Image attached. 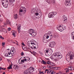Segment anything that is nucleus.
Returning <instances> with one entry per match:
<instances>
[{
    "mask_svg": "<svg viewBox=\"0 0 74 74\" xmlns=\"http://www.w3.org/2000/svg\"><path fill=\"white\" fill-rule=\"evenodd\" d=\"M54 69H55V70H58V67H54L53 68Z\"/></svg>",
    "mask_w": 74,
    "mask_h": 74,
    "instance_id": "obj_50",
    "label": "nucleus"
},
{
    "mask_svg": "<svg viewBox=\"0 0 74 74\" xmlns=\"http://www.w3.org/2000/svg\"><path fill=\"white\" fill-rule=\"evenodd\" d=\"M24 73L25 74H29V73H30V72H29V69H28V70H26L24 71Z\"/></svg>",
    "mask_w": 74,
    "mask_h": 74,
    "instance_id": "obj_21",
    "label": "nucleus"
},
{
    "mask_svg": "<svg viewBox=\"0 0 74 74\" xmlns=\"http://www.w3.org/2000/svg\"><path fill=\"white\" fill-rule=\"evenodd\" d=\"M22 45H23V46H25V45L23 42L22 43Z\"/></svg>",
    "mask_w": 74,
    "mask_h": 74,
    "instance_id": "obj_52",
    "label": "nucleus"
},
{
    "mask_svg": "<svg viewBox=\"0 0 74 74\" xmlns=\"http://www.w3.org/2000/svg\"><path fill=\"white\" fill-rule=\"evenodd\" d=\"M36 9L37 8H32L31 11V12H32V13H34L35 12V11H37L36 10Z\"/></svg>",
    "mask_w": 74,
    "mask_h": 74,
    "instance_id": "obj_17",
    "label": "nucleus"
},
{
    "mask_svg": "<svg viewBox=\"0 0 74 74\" xmlns=\"http://www.w3.org/2000/svg\"><path fill=\"white\" fill-rule=\"evenodd\" d=\"M29 33L32 35L33 37H34L36 36V31L34 30V29H30L29 30Z\"/></svg>",
    "mask_w": 74,
    "mask_h": 74,
    "instance_id": "obj_3",
    "label": "nucleus"
},
{
    "mask_svg": "<svg viewBox=\"0 0 74 74\" xmlns=\"http://www.w3.org/2000/svg\"><path fill=\"white\" fill-rule=\"evenodd\" d=\"M43 42L46 43V42H48V40L45 39V40H43Z\"/></svg>",
    "mask_w": 74,
    "mask_h": 74,
    "instance_id": "obj_35",
    "label": "nucleus"
},
{
    "mask_svg": "<svg viewBox=\"0 0 74 74\" xmlns=\"http://www.w3.org/2000/svg\"><path fill=\"white\" fill-rule=\"evenodd\" d=\"M36 12H37L35 13V15L36 16H38L37 17H39V15H41V16H42V13H41V11H40L39 10H36Z\"/></svg>",
    "mask_w": 74,
    "mask_h": 74,
    "instance_id": "obj_8",
    "label": "nucleus"
},
{
    "mask_svg": "<svg viewBox=\"0 0 74 74\" xmlns=\"http://www.w3.org/2000/svg\"><path fill=\"white\" fill-rule=\"evenodd\" d=\"M48 71H49V70H48V69H47L45 70V71H46V72H47H47H48Z\"/></svg>",
    "mask_w": 74,
    "mask_h": 74,
    "instance_id": "obj_58",
    "label": "nucleus"
},
{
    "mask_svg": "<svg viewBox=\"0 0 74 74\" xmlns=\"http://www.w3.org/2000/svg\"><path fill=\"white\" fill-rule=\"evenodd\" d=\"M54 73V72H53V71H52L51 72V74H53V73Z\"/></svg>",
    "mask_w": 74,
    "mask_h": 74,
    "instance_id": "obj_61",
    "label": "nucleus"
},
{
    "mask_svg": "<svg viewBox=\"0 0 74 74\" xmlns=\"http://www.w3.org/2000/svg\"><path fill=\"white\" fill-rule=\"evenodd\" d=\"M5 25H11V24L10 23V21L8 20H7L6 21V23H5Z\"/></svg>",
    "mask_w": 74,
    "mask_h": 74,
    "instance_id": "obj_15",
    "label": "nucleus"
},
{
    "mask_svg": "<svg viewBox=\"0 0 74 74\" xmlns=\"http://www.w3.org/2000/svg\"><path fill=\"white\" fill-rule=\"evenodd\" d=\"M51 64V62L48 61L46 62V64Z\"/></svg>",
    "mask_w": 74,
    "mask_h": 74,
    "instance_id": "obj_36",
    "label": "nucleus"
},
{
    "mask_svg": "<svg viewBox=\"0 0 74 74\" xmlns=\"http://www.w3.org/2000/svg\"><path fill=\"white\" fill-rule=\"evenodd\" d=\"M3 74H5V72H3Z\"/></svg>",
    "mask_w": 74,
    "mask_h": 74,
    "instance_id": "obj_64",
    "label": "nucleus"
},
{
    "mask_svg": "<svg viewBox=\"0 0 74 74\" xmlns=\"http://www.w3.org/2000/svg\"><path fill=\"white\" fill-rule=\"evenodd\" d=\"M14 19H17L18 18V14H16L14 15Z\"/></svg>",
    "mask_w": 74,
    "mask_h": 74,
    "instance_id": "obj_22",
    "label": "nucleus"
},
{
    "mask_svg": "<svg viewBox=\"0 0 74 74\" xmlns=\"http://www.w3.org/2000/svg\"><path fill=\"white\" fill-rule=\"evenodd\" d=\"M65 5L66 6H70L71 5V3H70V0H66L65 3Z\"/></svg>",
    "mask_w": 74,
    "mask_h": 74,
    "instance_id": "obj_9",
    "label": "nucleus"
},
{
    "mask_svg": "<svg viewBox=\"0 0 74 74\" xmlns=\"http://www.w3.org/2000/svg\"><path fill=\"white\" fill-rule=\"evenodd\" d=\"M23 68L24 69H26V66L25 65H24L23 66Z\"/></svg>",
    "mask_w": 74,
    "mask_h": 74,
    "instance_id": "obj_47",
    "label": "nucleus"
},
{
    "mask_svg": "<svg viewBox=\"0 0 74 74\" xmlns=\"http://www.w3.org/2000/svg\"><path fill=\"white\" fill-rule=\"evenodd\" d=\"M42 62L44 64H47V62H46L44 61V60H42V61L41 62V63Z\"/></svg>",
    "mask_w": 74,
    "mask_h": 74,
    "instance_id": "obj_32",
    "label": "nucleus"
},
{
    "mask_svg": "<svg viewBox=\"0 0 74 74\" xmlns=\"http://www.w3.org/2000/svg\"><path fill=\"white\" fill-rule=\"evenodd\" d=\"M10 53L12 54V55L13 56L14 55V50H12L10 51Z\"/></svg>",
    "mask_w": 74,
    "mask_h": 74,
    "instance_id": "obj_29",
    "label": "nucleus"
},
{
    "mask_svg": "<svg viewBox=\"0 0 74 74\" xmlns=\"http://www.w3.org/2000/svg\"><path fill=\"white\" fill-rule=\"evenodd\" d=\"M51 73V72H49V71H47V73L48 74H50V73Z\"/></svg>",
    "mask_w": 74,
    "mask_h": 74,
    "instance_id": "obj_49",
    "label": "nucleus"
},
{
    "mask_svg": "<svg viewBox=\"0 0 74 74\" xmlns=\"http://www.w3.org/2000/svg\"><path fill=\"white\" fill-rule=\"evenodd\" d=\"M69 54L70 60H68V62H70V63H71V60L74 59V54H73V52H69Z\"/></svg>",
    "mask_w": 74,
    "mask_h": 74,
    "instance_id": "obj_4",
    "label": "nucleus"
},
{
    "mask_svg": "<svg viewBox=\"0 0 74 74\" xmlns=\"http://www.w3.org/2000/svg\"><path fill=\"white\" fill-rule=\"evenodd\" d=\"M3 5V7L5 8H7L8 6V3H7L5 5Z\"/></svg>",
    "mask_w": 74,
    "mask_h": 74,
    "instance_id": "obj_31",
    "label": "nucleus"
},
{
    "mask_svg": "<svg viewBox=\"0 0 74 74\" xmlns=\"http://www.w3.org/2000/svg\"><path fill=\"white\" fill-rule=\"evenodd\" d=\"M36 42H32L30 44V42L29 41L27 42L26 45L27 47H29V48H31L32 49H36L37 48L38 46L37 45H36Z\"/></svg>",
    "mask_w": 74,
    "mask_h": 74,
    "instance_id": "obj_1",
    "label": "nucleus"
},
{
    "mask_svg": "<svg viewBox=\"0 0 74 74\" xmlns=\"http://www.w3.org/2000/svg\"><path fill=\"white\" fill-rule=\"evenodd\" d=\"M12 35L14 37H15L16 35L15 34V33H14V32H13V33L12 34Z\"/></svg>",
    "mask_w": 74,
    "mask_h": 74,
    "instance_id": "obj_43",
    "label": "nucleus"
},
{
    "mask_svg": "<svg viewBox=\"0 0 74 74\" xmlns=\"http://www.w3.org/2000/svg\"><path fill=\"white\" fill-rule=\"evenodd\" d=\"M8 3V1L7 0H6V1L4 2H2V5H5Z\"/></svg>",
    "mask_w": 74,
    "mask_h": 74,
    "instance_id": "obj_18",
    "label": "nucleus"
},
{
    "mask_svg": "<svg viewBox=\"0 0 74 74\" xmlns=\"http://www.w3.org/2000/svg\"><path fill=\"white\" fill-rule=\"evenodd\" d=\"M41 15H39V17H36V16H35V15H34V16H33L32 17V19H37V18H38V19H39V18H41Z\"/></svg>",
    "mask_w": 74,
    "mask_h": 74,
    "instance_id": "obj_13",
    "label": "nucleus"
},
{
    "mask_svg": "<svg viewBox=\"0 0 74 74\" xmlns=\"http://www.w3.org/2000/svg\"><path fill=\"white\" fill-rule=\"evenodd\" d=\"M39 73L40 74H41L42 73H43V72H41L40 71H39Z\"/></svg>",
    "mask_w": 74,
    "mask_h": 74,
    "instance_id": "obj_55",
    "label": "nucleus"
},
{
    "mask_svg": "<svg viewBox=\"0 0 74 74\" xmlns=\"http://www.w3.org/2000/svg\"><path fill=\"white\" fill-rule=\"evenodd\" d=\"M13 56L12 55L11 53L10 52H9L8 53V56L9 57H12Z\"/></svg>",
    "mask_w": 74,
    "mask_h": 74,
    "instance_id": "obj_28",
    "label": "nucleus"
},
{
    "mask_svg": "<svg viewBox=\"0 0 74 74\" xmlns=\"http://www.w3.org/2000/svg\"><path fill=\"white\" fill-rule=\"evenodd\" d=\"M45 40V38L43 37V40Z\"/></svg>",
    "mask_w": 74,
    "mask_h": 74,
    "instance_id": "obj_60",
    "label": "nucleus"
},
{
    "mask_svg": "<svg viewBox=\"0 0 74 74\" xmlns=\"http://www.w3.org/2000/svg\"><path fill=\"white\" fill-rule=\"evenodd\" d=\"M13 43L14 44H16V43H15L14 41L13 42Z\"/></svg>",
    "mask_w": 74,
    "mask_h": 74,
    "instance_id": "obj_63",
    "label": "nucleus"
},
{
    "mask_svg": "<svg viewBox=\"0 0 74 74\" xmlns=\"http://www.w3.org/2000/svg\"><path fill=\"white\" fill-rule=\"evenodd\" d=\"M5 43L4 42H2V46H4V45H5Z\"/></svg>",
    "mask_w": 74,
    "mask_h": 74,
    "instance_id": "obj_41",
    "label": "nucleus"
},
{
    "mask_svg": "<svg viewBox=\"0 0 74 74\" xmlns=\"http://www.w3.org/2000/svg\"><path fill=\"white\" fill-rule=\"evenodd\" d=\"M34 70V68H33L32 67H30L28 69V70L29 71L30 73H32L33 72Z\"/></svg>",
    "mask_w": 74,
    "mask_h": 74,
    "instance_id": "obj_12",
    "label": "nucleus"
},
{
    "mask_svg": "<svg viewBox=\"0 0 74 74\" xmlns=\"http://www.w3.org/2000/svg\"><path fill=\"white\" fill-rule=\"evenodd\" d=\"M21 24H19L17 27V30L19 33H20V29H21Z\"/></svg>",
    "mask_w": 74,
    "mask_h": 74,
    "instance_id": "obj_16",
    "label": "nucleus"
},
{
    "mask_svg": "<svg viewBox=\"0 0 74 74\" xmlns=\"http://www.w3.org/2000/svg\"><path fill=\"white\" fill-rule=\"evenodd\" d=\"M56 29L60 31V32H62L63 31V28L61 25H60L59 27H56Z\"/></svg>",
    "mask_w": 74,
    "mask_h": 74,
    "instance_id": "obj_11",
    "label": "nucleus"
},
{
    "mask_svg": "<svg viewBox=\"0 0 74 74\" xmlns=\"http://www.w3.org/2000/svg\"><path fill=\"white\" fill-rule=\"evenodd\" d=\"M71 71L74 70V68L71 67Z\"/></svg>",
    "mask_w": 74,
    "mask_h": 74,
    "instance_id": "obj_51",
    "label": "nucleus"
},
{
    "mask_svg": "<svg viewBox=\"0 0 74 74\" xmlns=\"http://www.w3.org/2000/svg\"><path fill=\"white\" fill-rule=\"evenodd\" d=\"M10 2L14 3V2H15V0H11V1H10Z\"/></svg>",
    "mask_w": 74,
    "mask_h": 74,
    "instance_id": "obj_44",
    "label": "nucleus"
},
{
    "mask_svg": "<svg viewBox=\"0 0 74 74\" xmlns=\"http://www.w3.org/2000/svg\"><path fill=\"white\" fill-rule=\"evenodd\" d=\"M47 67H48L49 68H51V66L49 65H48Z\"/></svg>",
    "mask_w": 74,
    "mask_h": 74,
    "instance_id": "obj_53",
    "label": "nucleus"
},
{
    "mask_svg": "<svg viewBox=\"0 0 74 74\" xmlns=\"http://www.w3.org/2000/svg\"><path fill=\"white\" fill-rule=\"evenodd\" d=\"M10 5H11L12 7H13V5H14V2H10L9 3Z\"/></svg>",
    "mask_w": 74,
    "mask_h": 74,
    "instance_id": "obj_24",
    "label": "nucleus"
},
{
    "mask_svg": "<svg viewBox=\"0 0 74 74\" xmlns=\"http://www.w3.org/2000/svg\"><path fill=\"white\" fill-rule=\"evenodd\" d=\"M72 38L74 39V32H72L71 34Z\"/></svg>",
    "mask_w": 74,
    "mask_h": 74,
    "instance_id": "obj_25",
    "label": "nucleus"
},
{
    "mask_svg": "<svg viewBox=\"0 0 74 74\" xmlns=\"http://www.w3.org/2000/svg\"><path fill=\"white\" fill-rule=\"evenodd\" d=\"M22 12H23L24 14L26 13V9L24 7H21V8H20V9L19 10V14H21V13Z\"/></svg>",
    "mask_w": 74,
    "mask_h": 74,
    "instance_id": "obj_6",
    "label": "nucleus"
},
{
    "mask_svg": "<svg viewBox=\"0 0 74 74\" xmlns=\"http://www.w3.org/2000/svg\"><path fill=\"white\" fill-rule=\"evenodd\" d=\"M71 67H68V69L69 70H70V69H71Z\"/></svg>",
    "mask_w": 74,
    "mask_h": 74,
    "instance_id": "obj_59",
    "label": "nucleus"
},
{
    "mask_svg": "<svg viewBox=\"0 0 74 74\" xmlns=\"http://www.w3.org/2000/svg\"><path fill=\"white\" fill-rule=\"evenodd\" d=\"M25 59H24V60H21V61H19V60H18V63H19V64H22V63H25Z\"/></svg>",
    "mask_w": 74,
    "mask_h": 74,
    "instance_id": "obj_19",
    "label": "nucleus"
},
{
    "mask_svg": "<svg viewBox=\"0 0 74 74\" xmlns=\"http://www.w3.org/2000/svg\"><path fill=\"white\" fill-rule=\"evenodd\" d=\"M36 52L34 51H33V55H34V56H35V55H36Z\"/></svg>",
    "mask_w": 74,
    "mask_h": 74,
    "instance_id": "obj_38",
    "label": "nucleus"
},
{
    "mask_svg": "<svg viewBox=\"0 0 74 74\" xmlns=\"http://www.w3.org/2000/svg\"><path fill=\"white\" fill-rule=\"evenodd\" d=\"M22 48L24 51H27V48L26 47H24L23 46H22Z\"/></svg>",
    "mask_w": 74,
    "mask_h": 74,
    "instance_id": "obj_26",
    "label": "nucleus"
},
{
    "mask_svg": "<svg viewBox=\"0 0 74 74\" xmlns=\"http://www.w3.org/2000/svg\"><path fill=\"white\" fill-rule=\"evenodd\" d=\"M14 66L15 67V69H17V67H18V66L17 65H14Z\"/></svg>",
    "mask_w": 74,
    "mask_h": 74,
    "instance_id": "obj_45",
    "label": "nucleus"
},
{
    "mask_svg": "<svg viewBox=\"0 0 74 74\" xmlns=\"http://www.w3.org/2000/svg\"><path fill=\"white\" fill-rule=\"evenodd\" d=\"M39 53H40V54L41 55H43V53H42L41 52V51H39Z\"/></svg>",
    "mask_w": 74,
    "mask_h": 74,
    "instance_id": "obj_40",
    "label": "nucleus"
},
{
    "mask_svg": "<svg viewBox=\"0 0 74 74\" xmlns=\"http://www.w3.org/2000/svg\"><path fill=\"white\" fill-rule=\"evenodd\" d=\"M0 32H7V29L4 28H1L0 29Z\"/></svg>",
    "mask_w": 74,
    "mask_h": 74,
    "instance_id": "obj_20",
    "label": "nucleus"
},
{
    "mask_svg": "<svg viewBox=\"0 0 74 74\" xmlns=\"http://www.w3.org/2000/svg\"><path fill=\"white\" fill-rule=\"evenodd\" d=\"M57 13L56 12H50L48 16L49 18H53V16L55 15H56Z\"/></svg>",
    "mask_w": 74,
    "mask_h": 74,
    "instance_id": "obj_5",
    "label": "nucleus"
},
{
    "mask_svg": "<svg viewBox=\"0 0 74 74\" xmlns=\"http://www.w3.org/2000/svg\"><path fill=\"white\" fill-rule=\"evenodd\" d=\"M66 18V16H65V15H64L63 16V18Z\"/></svg>",
    "mask_w": 74,
    "mask_h": 74,
    "instance_id": "obj_57",
    "label": "nucleus"
},
{
    "mask_svg": "<svg viewBox=\"0 0 74 74\" xmlns=\"http://www.w3.org/2000/svg\"><path fill=\"white\" fill-rule=\"evenodd\" d=\"M5 57H8V54H7V53H6L5 55Z\"/></svg>",
    "mask_w": 74,
    "mask_h": 74,
    "instance_id": "obj_37",
    "label": "nucleus"
},
{
    "mask_svg": "<svg viewBox=\"0 0 74 74\" xmlns=\"http://www.w3.org/2000/svg\"><path fill=\"white\" fill-rule=\"evenodd\" d=\"M46 52L47 53L48 55L49 56H51L53 52L52 49H47L46 50Z\"/></svg>",
    "mask_w": 74,
    "mask_h": 74,
    "instance_id": "obj_7",
    "label": "nucleus"
},
{
    "mask_svg": "<svg viewBox=\"0 0 74 74\" xmlns=\"http://www.w3.org/2000/svg\"><path fill=\"white\" fill-rule=\"evenodd\" d=\"M50 65H51V66H55V64L53 62H50Z\"/></svg>",
    "mask_w": 74,
    "mask_h": 74,
    "instance_id": "obj_33",
    "label": "nucleus"
},
{
    "mask_svg": "<svg viewBox=\"0 0 74 74\" xmlns=\"http://www.w3.org/2000/svg\"><path fill=\"white\" fill-rule=\"evenodd\" d=\"M7 69L9 70H10V69H12V65H10L9 66V67H8Z\"/></svg>",
    "mask_w": 74,
    "mask_h": 74,
    "instance_id": "obj_30",
    "label": "nucleus"
},
{
    "mask_svg": "<svg viewBox=\"0 0 74 74\" xmlns=\"http://www.w3.org/2000/svg\"><path fill=\"white\" fill-rule=\"evenodd\" d=\"M11 28L10 27H9L8 29V31H10L11 30Z\"/></svg>",
    "mask_w": 74,
    "mask_h": 74,
    "instance_id": "obj_48",
    "label": "nucleus"
},
{
    "mask_svg": "<svg viewBox=\"0 0 74 74\" xmlns=\"http://www.w3.org/2000/svg\"><path fill=\"white\" fill-rule=\"evenodd\" d=\"M30 60V58L28 57H26L25 58V61H29Z\"/></svg>",
    "mask_w": 74,
    "mask_h": 74,
    "instance_id": "obj_27",
    "label": "nucleus"
},
{
    "mask_svg": "<svg viewBox=\"0 0 74 74\" xmlns=\"http://www.w3.org/2000/svg\"><path fill=\"white\" fill-rule=\"evenodd\" d=\"M62 58V55H61L60 52H56L51 57V59H53L54 58H55V59H60Z\"/></svg>",
    "mask_w": 74,
    "mask_h": 74,
    "instance_id": "obj_2",
    "label": "nucleus"
},
{
    "mask_svg": "<svg viewBox=\"0 0 74 74\" xmlns=\"http://www.w3.org/2000/svg\"><path fill=\"white\" fill-rule=\"evenodd\" d=\"M6 69V68H2L1 67H0V70H1V69L3 70H5Z\"/></svg>",
    "mask_w": 74,
    "mask_h": 74,
    "instance_id": "obj_34",
    "label": "nucleus"
},
{
    "mask_svg": "<svg viewBox=\"0 0 74 74\" xmlns=\"http://www.w3.org/2000/svg\"><path fill=\"white\" fill-rule=\"evenodd\" d=\"M63 21L64 23H66V21L67 19V17H66L64 18H63Z\"/></svg>",
    "mask_w": 74,
    "mask_h": 74,
    "instance_id": "obj_23",
    "label": "nucleus"
},
{
    "mask_svg": "<svg viewBox=\"0 0 74 74\" xmlns=\"http://www.w3.org/2000/svg\"><path fill=\"white\" fill-rule=\"evenodd\" d=\"M49 37H50V39H49V40H51V39L52 38V37H53V36H52V34H51V35L49 34L48 35H47L46 36V39H48V38H49Z\"/></svg>",
    "mask_w": 74,
    "mask_h": 74,
    "instance_id": "obj_14",
    "label": "nucleus"
},
{
    "mask_svg": "<svg viewBox=\"0 0 74 74\" xmlns=\"http://www.w3.org/2000/svg\"><path fill=\"white\" fill-rule=\"evenodd\" d=\"M52 3L53 4H55V1L54 0H52Z\"/></svg>",
    "mask_w": 74,
    "mask_h": 74,
    "instance_id": "obj_42",
    "label": "nucleus"
},
{
    "mask_svg": "<svg viewBox=\"0 0 74 74\" xmlns=\"http://www.w3.org/2000/svg\"><path fill=\"white\" fill-rule=\"evenodd\" d=\"M56 44V43L55 42H51L49 43V47H51V48L54 47L55 45Z\"/></svg>",
    "mask_w": 74,
    "mask_h": 74,
    "instance_id": "obj_10",
    "label": "nucleus"
},
{
    "mask_svg": "<svg viewBox=\"0 0 74 74\" xmlns=\"http://www.w3.org/2000/svg\"><path fill=\"white\" fill-rule=\"evenodd\" d=\"M21 56H23V55H24V53H23V52H22L21 53Z\"/></svg>",
    "mask_w": 74,
    "mask_h": 74,
    "instance_id": "obj_46",
    "label": "nucleus"
},
{
    "mask_svg": "<svg viewBox=\"0 0 74 74\" xmlns=\"http://www.w3.org/2000/svg\"><path fill=\"white\" fill-rule=\"evenodd\" d=\"M69 71V69H67V70L66 71V73H68Z\"/></svg>",
    "mask_w": 74,
    "mask_h": 74,
    "instance_id": "obj_54",
    "label": "nucleus"
},
{
    "mask_svg": "<svg viewBox=\"0 0 74 74\" xmlns=\"http://www.w3.org/2000/svg\"><path fill=\"white\" fill-rule=\"evenodd\" d=\"M1 18H2V16H1V15H0V19H1Z\"/></svg>",
    "mask_w": 74,
    "mask_h": 74,
    "instance_id": "obj_62",
    "label": "nucleus"
},
{
    "mask_svg": "<svg viewBox=\"0 0 74 74\" xmlns=\"http://www.w3.org/2000/svg\"><path fill=\"white\" fill-rule=\"evenodd\" d=\"M2 21H3V19L1 18V19H0V22H2Z\"/></svg>",
    "mask_w": 74,
    "mask_h": 74,
    "instance_id": "obj_56",
    "label": "nucleus"
},
{
    "mask_svg": "<svg viewBox=\"0 0 74 74\" xmlns=\"http://www.w3.org/2000/svg\"><path fill=\"white\" fill-rule=\"evenodd\" d=\"M0 38L1 39H2V40H4V37H3L1 36H0Z\"/></svg>",
    "mask_w": 74,
    "mask_h": 74,
    "instance_id": "obj_39",
    "label": "nucleus"
}]
</instances>
